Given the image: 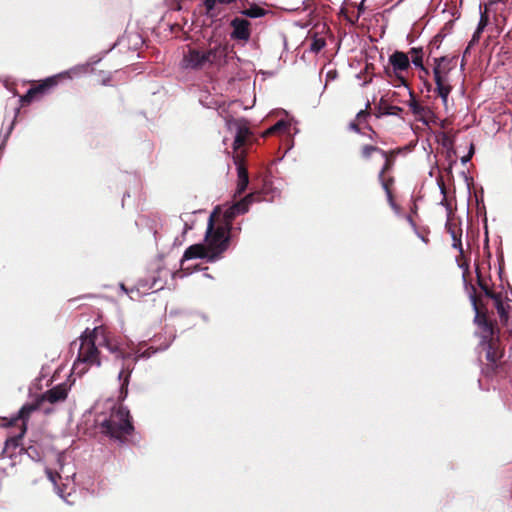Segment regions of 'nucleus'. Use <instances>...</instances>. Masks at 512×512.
I'll return each mask as SVG.
<instances>
[{
	"instance_id": "nucleus-25",
	"label": "nucleus",
	"mask_w": 512,
	"mask_h": 512,
	"mask_svg": "<svg viewBox=\"0 0 512 512\" xmlns=\"http://www.w3.org/2000/svg\"><path fill=\"white\" fill-rule=\"evenodd\" d=\"M197 211H193L191 213H182L180 218L184 223V233L188 232L189 230H192L194 227V215Z\"/></svg>"
},
{
	"instance_id": "nucleus-9",
	"label": "nucleus",
	"mask_w": 512,
	"mask_h": 512,
	"mask_svg": "<svg viewBox=\"0 0 512 512\" xmlns=\"http://www.w3.org/2000/svg\"><path fill=\"white\" fill-rule=\"evenodd\" d=\"M226 127L234 133L233 149H239L250 135L248 122L244 118H227Z\"/></svg>"
},
{
	"instance_id": "nucleus-24",
	"label": "nucleus",
	"mask_w": 512,
	"mask_h": 512,
	"mask_svg": "<svg viewBox=\"0 0 512 512\" xmlns=\"http://www.w3.org/2000/svg\"><path fill=\"white\" fill-rule=\"evenodd\" d=\"M17 113H18V109H16L14 117H13L12 121L10 122L6 132L1 133V135H0V151L3 150L6 146L7 140L14 128V123H15V119L17 117Z\"/></svg>"
},
{
	"instance_id": "nucleus-41",
	"label": "nucleus",
	"mask_w": 512,
	"mask_h": 512,
	"mask_svg": "<svg viewBox=\"0 0 512 512\" xmlns=\"http://www.w3.org/2000/svg\"><path fill=\"white\" fill-rule=\"evenodd\" d=\"M407 220L409 221V223H410L413 227H415V224H414V222H413V220H412V218H411L410 216H407Z\"/></svg>"
},
{
	"instance_id": "nucleus-17",
	"label": "nucleus",
	"mask_w": 512,
	"mask_h": 512,
	"mask_svg": "<svg viewBox=\"0 0 512 512\" xmlns=\"http://www.w3.org/2000/svg\"><path fill=\"white\" fill-rule=\"evenodd\" d=\"M398 79L400 80L401 85H403L408 90L410 100L408 101L407 104H408V107L410 108L411 112L414 115H422L425 111L424 107L421 104H419V102L415 99L414 94L408 87V84H407L406 80L404 79V77L398 76Z\"/></svg>"
},
{
	"instance_id": "nucleus-13",
	"label": "nucleus",
	"mask_w": 512,
	"mask_h": 512,
	"mask_svg": "<svg viewBox=\"0 0 512 512\" xmlns=\"http://www.w3.org/2000/svg\"><path fill=\"white\" fill-rule=\"evenodd\" d=\"M389 63L396 73L406 71L410 66L408 55L401 51H395L391 54L389 56Z\"/></svg>"
},
{
	"instance_id": "nucleus-1",
	"label": "nucleus",
	"mask_w": 512,
	"mask_h": 512,
	"mask_svg": "<svg viewBox=\"0 0 512 512\" xmlns=\"http://www.w3.org/2000/svg\"><path fill=\"white\" fill-rule=\"evenodd\" d=\"M79 340L78 356L73 364V373L82 375L91 366L99 367L101 361L98 348L105 347L110 353L115 355L117 360L121 361V370L118 373V380L120 382L118 399L120 401H124L128 395L130 375L136 362L140 359H148L156 352V350L150 347L143 352L125 353L106 336L103 327H95L92 331L86 330Z\"/></svg>"
},
{
	"instance_id": "nucleus-27",
	"label": "nucleus",
	"mask_w": 512,
	"mask_h": 512,
	"mask_svg": "<svg viewBox=\"0 0 512 512\" xmlns=\"http://www.w3.org/2000/svg\"><path fill=\"white\" fill-rule=\"evenodd\" d=\"M378 180H379L383 190L385 191L386 197H388L389 194H392V192L390 190V186L394 182L393 177L385 178L384 175H382V173H379Z\"/></svg>"
},
{
	"instance_id": "nucleus-40",
	"label": "nucleus",
	"mask_w": 512,
	"mask_h": 512,
	"mask_svg": "<svg viewBox=\"0 0 512 512\" xmlns=\"http://www.w3.org/2000/svg\"><path fill=\"white\" fill-rule=\"evenodd\" d=\"M218 1L222 4H230V3L234 2L235 0H218Z\"/></svg>"
},
{
	"instance_id": "nucleus-20",
	"label": "nucleus",
	"mask_w": 512,
	"mask_h": 512,
	"mask_svg": "<svg viewBox=\"0 0 512 512\" xmlns=\"http://www.w3.org/2000/svg\"><path fill=\"white\" fill-rule=\"evenodd\" d=\"M486 25H487V19H486L485 16L481 15V18H480V21L478 23V26H477L476 30L474 31V33L472 35V38H471V40H470V42H469V44H468V46H467V48H466V50L464 52V55H466L468 53L469 49L473 45L478 43V41H479V39L481 37V34H482L483 30L485 29Z\"/></svg>"
},
{
	"instance_id": "nucleus-34",
	"label": "nucleus",
	"mask_w": 512,
	"mask_h": 512,
	"mask_svg": "<svg viewBox=\"0 0 512 512\" xmlns=\"http://www.w3.org/2000/svg\"><path fill=\"white\" fill-rule=\"evenodd\" d=\"M386 198H387V201H388V203H389L390 207H391L394 211L398 212V211H399V207H398V205L395 203V201H394V199H393V195H392V194H389V195H388V197H386Z\"/></svg>"
},
{
	"instance_id": "nucleus-33",
	"label": "nucleus",
	"mask_w": 512,
	"mask_h": 512,
	"mask_svg": "<svg viewBox=\"0 0 512 512\" xmlns=\"http://www.w3.org/2000/svg\"><path fill=\"white\" fill-rule=\"evenodd\" d=\"M473 153H474V147H473V144H471V145H470L469 153H468L466 156H464V157H462V158H461V162H462L463 164H466L467 162H469V161H470V159H471V157H472V155H473Z\"/></svg>"
},
{
	"instance_id": "nucleus-35",
	"label": "nucleus",
	"mask_w": 512,
	"mask_h": 512,
	"mask_svg": "<svg viewBox=\"0 0 512 512\" xmlns=\"http://www.w3.org/2000/svg\"><path fill=\"white\" fill-rule=\"evenodd\" d=\"M218 0H205V6L207 8V10H212L214 9L215 7V4Z\"/></svg>"
},
{
	"instance_id": "nucleus-32",
	"label": "nucleus",
	"mask_w": 512,
	"mask_h": 512,
	"mask_svg": "<svg viewBox=\"0 0 512 512\" xmlns=\"http://www.w3.org/2000/svg\"><path fill=\"white\" fill-rule=\"evenodd\" d=\"M45 472H46V475L48 477V479L54 484L56 485V479L57 478H61V475L58 473V472H53L51 469L49 468H45Z\"/></svg>"
},
{
	"instance_id": "nucleus-26",
	"label": "nucleus",
	"mask_w": 512,
	"mask_h": 512,
	"mask_svg": "<svg viewBox=\"0 0 512 512\" xmlns=\"http://www.w3.org/2000/svg\"><path fill=\"white\" fill-rule=\"evenodd\" d=\"M378 180H379L383 190L385 191L386 197H388L389 194H392V192L390 190V186L394 182L393 177L385 178L384 175H382V173H379Z\"/></svg>"
},
{
	"instance_id": "nucleus-10",
	"label": "nucleus",
	"mask_w": 512,
	"mask_h": 512,
	"mask_svg": "<svg viewBox=\"0 0 512 512\" xmlns=\"http://www.w3.org/2000/svg\"><path fill=\"white\" fill-rule=\"evenodd\" d=\"M204 54L205 69H220L227 63L228 48L224 45H215L207 50H201Z\"/></svg>"
},
{
	"instance_id": "nucleus-8",
	"label": "nucleus",
	"mask_w": 512,
	"mask_h": 512,
	"mask_svg": "<svg viewBox=\"0 0 512 512\" xmlns=\"http://www.w3.org/2000/svg\"><path fill=\"white\" fill-rule=\"evenodd\" d=\"M83 68H73L69 71L62 72L58 75L51 76L46 78L41 84H39L36 87L30 88L27 93L21 97V101L23 103H30L34 100L37 94H43L50 88L54 87L58 83L59 78H72L71 74H76L78 71L82 70Z\"/></svg>"
},
{
	"instance_id": "nucleus-4",
	"label": "nucleus",
	"mask_w": 512,
	"mask_h": 512,
	"mask_svg": "<svg viewBox=\"0 0 512 512\" xmlns=\"http://www.w3.org/2000/svg\"><path fill=\"white\" fill-rule=\"evenodd\" d=\"M231 226L229 224L214 228L213 215L209 217L205 234V248L209 254V262H215L228 249Z\"/></svg>"
},
{
	"instance_id": "nucleus-19",
	"label": "nucleus",
	"mask_w": 512,
	"mask_h": 512,
	"mask_svg": "<svg viewBox=\"0 0 512 512\" xmlns=\"http://www.w3.org/2000/svg\"><path fill=\"white\" fill-rule=\"evenodd\" d=\"M446 229L452 238V247L458 250L460 254H463V247L461 242L462 232L460 231V233H458L455 226L451 223H446Z\"/></svg>"
},
{
	"instance_id": "nucleus-5",
	"label": "nucleus",
	"mask_w": 512,
	"mask_h": 512,
	"mask_svg": "<svg viewBox=\"0 0 512 512\" xmlns=\"http://www.w3.org/2000/svg\"><path fill=\"white\" fill-rule=\"evenodd\" d=\"M100 427L102 433L121 441L122 437L129 435L134 429L130 412L123 406L113 408L109 417L101 422Z\"/></svg>"
},
{
	"instance_id": "nucleus-7",
	"label": "nucleus",
	"mask_w": 512,
	"mask_h": 512,
	"mask_svg": "<svg viewBox=\"0 0 512 512\" xmlns=\"http://www.w3.org/2000/svg\"><path fill=\"white\" fill-rule=\"evenodd\" d=\"M170 275L171 272L167 268L157 264L149 275L138 281L137 289L138 291L141 290L143 293H146L149 290L153 292L160 291L164 288Z\"/></svg>"
},
{
	"instance_id": "nucleus-11",
	"label": "nucleus",
	"mask_w": 512,
	"mask_h": 512,
	"mask_svg": "<svg viewBox=\"0 0 512 512\" xmlns=\"http://www.w3.org/2000/svg\"><path fill=\"white\" fill-rule=\"evenodd\" d=\"M181 64L182 67L186 69L206 70L204 54L201 50L195 48H189L187 52L184 53Z\"/></svg>"
},
{
	"instance_id": "nucleus-18",
	"label": "nucleus",
	"mask_w": 512,
	"mask_h": 512,
	"mask_svg": "<svg viewBox=\"0 0 512 512\" xmlns=\"http://www.w3.org/2000/svg\"><path fill=\"white\" fill-rule=\"evenodd\" d=\"M252 201H253V195L252 194H249V195L245 196L242 200H240L239 202L235 203L230 208V211H229L230 216H235V215H238V214L246 213L248 211L249 205L252 203Z\"/></svg>"
},
{
	"instance_id": "nucleus-16",
	"label": "nucleus",
	"mask_w": 512,
	"mask_h": 512,
	"mask_svg": "<svg viewBox=\"0 0 512 512\" xmlns=\"http://www.w3.org/2000/svg\"><path fill=\"white\" fill-rule=\"evenodd\" d=\"M234 162L237 165L238 174L236 194L241 195L246 190L249 183L248 172L247 169L239 163L238 156L234 157Z\"/></svg>"
},
{
	"instance_id": "nucleus-30",
	"label": "nucleus",
	"mask_w": 512,
	"mask_h": 512,
	"mask_svg": "<svg viewBox=\"0 0 512 512\" xmlns=\"http://www.w3.org/2000/svg\"><path fill=\"white\" fill-rule=\"evenodd\" d=\"M288 123H286L283 120L278 121L276 124H274L272 127H270L267 131L268 134L275 133L277 131L286 130L288 128Z\"/></svg>"
},
{
	"instance_id": "nucleus-15",
	"label": "nucleus",
	"mask_w": 512,
	"mask_h": 512,
	"mask_svg": "<svg viewBox=\"0 0 512 512\" xmlns=\"http://www.w3.org/2000/svg\"><path fill=\"white\" fill-rule=\"evenodd\" d=\"M481 289L484 291L485 295L494 299L495 301V306H496V309H497V313L500 317V320L501 322L503 323H506L508 321V313L504 307V304L501 300V297L500 295H496L494 294L493 292H491L488 287L484 284H482L481 282L479 283Z\"/></svg>"
},
{
	"instance_id": "nucleus-29",
	"label": "nucleus",
	"mask_w": 512,
	"mask_h": 512,
	"mask_svg": "<svg viewBox=\"0 0 512 512\" xmlns=\"http://www.w3.org/2000/svg\"><path fill=\"white\" fill-rule=\"evenodd\" d=\"M26 454L33 461H40L42 459V452L36 446H29L26 449Z\"/></svg>"
},
{
	"instance_id": "nucleus-6",
	"label": "nucleus",
	"mask_w": 512,
	"mask_h": 512,
	"mask_svg": "<svg viewBox=\"0 0 512 512\" xmlns=\"http://www.w3.org/2000/svg\"><path fill=\"white\" fill-rule=\"evenodd\" d=\"M455 66V58L440 57L434 59L433 74L436 84V91L444 105L447 104L449 94L452 91L449 74L451 70L455 68Z\"/></svg>"
},
{
	"instance_id": "nucleus-12",
	"label": "nucleus",
	"mask_w": 512,
	"mask_h": 512,
	"mask_svg": "<svg viewBox=\"0 0 512 512\" xmlns=\"http://www.w3.org/2000/svg\"><path fill=\"white\" fill-rule=\"evenodd\" d=\"M250 22L243 18H234L231 21V27L233 31L231 32V38L235 40L248 41L250 38V30H249Z\"/></svg>"
},
{
	"instance_id": "nucleus-23",
	"label": "nucleus",
	"mask_w": 512,
	"mask_h": 512,
	"mask_svg": "<svg viewBox=\"0 0 512 512\" xmlns=\"http://www.w3.org/2000/svg\"><path fill=\"white\" fill-rule=\"evenodd\" d=\"M242 14L250 18H259L264 16L266 14V11L257 5H252L249 8L242 11Z\"/></svg>"
},
{
	"instance_id": "nucleus-42",
	"label": "nucleus",
	"mask_w": 512,
	"mask_h": 512,
	"mask_svg": "<svg viewBox=\"0 0 512 512\" xmlns=\"http://www.w3.org/2000/svg\"><path fill=\"white\" fill-rule=\"evenodd\" d=\"M57 460L61 464V460H62V455L61 454H58Z\"/></svg>"
},
{
	"instance_id": "nucleus-22",
	"label": "nucleus",
	"mask_w": 512,
	"mask_h": 512,
	"mask_svg": "<svg viewBox=\"0 0 512 512\" xmlns=\"http://www.w3.org/2000/svg\"><path fill=\"white\" fill-rule=\"evenodd\" d=\"M362 157L369 159L373 153H379L381 157H386V151L372 145H365L362 147Z\"/></svg>"
},
{
	"instance_id": "nucleus-39",
	"label": "nucleus",
	"mask_w": 512,
	"mask_h": 512,
	"mask_svg": "<svg viewBox=\"0 0 512 512\" xmlns=\"http://www.w3.org/2000/svg\"><path fill=\"white\" fill-rule=\"evenodd\" d=\"M57 493H58V495H59L61 498H63L66 502H68V500H67V499L64 497V495H63V491H62L60 488H57Z\"/></svg>"
},
{
	"instance_id": "nucleus-14",
	"label": "nucleus",
	"mask_w": 512,
	"mask_h": 512,
	"mask_svg": "<svg viewBox=\"0 0 512 512\" xmlns=\"http://www.w3.org/2000/svg\"><path fill=\"white\" fill-rule=\"evenodd\" d=\"M206 259L207 262H209V254L205 248V245L203 244H194L189 246L183 256H182V262L191 260V259Z\"/></svg>"
},
{
	"instance_id": "nucleus-2",
	"label": "nucleus",
	"mask_w": 512,
	"mask_h": 512,
	"mask_svg": "<svg viewBox=\"0 0 512 512\" xmlns=\"http://www.w3.org/2000/svg\"><path fill=\"white\" fill-rule=\"evenodd\" d=\"M68 396V386L66 384H59L43 394H41L35 401V403L25 404L18 411L17 416L11 419L10 424H16L18 420L22 421V425L24 426L21 433L17 437L10 438L6 440L5 450L10 448H17L20 445V440L26 430V420L29 415L35 410H41L44 413H50L52 409L47 407L46 404H57L60 402H64Z\"/></svg>"
},
{
	"instance_id": "nucleus-38",
	"label": "nucleus",
	"mask_w": 512,
	"mask_h": 512,
	"mask_svg": "<svg viewBox=\"0 0 512 512\" xmlns=\"http://www.w3.org/2000/svg\"><path fill=\"white\" fill-rule=\"evenodd\" d=\"M365 116H367V113H366V111H364V110H361V111H359V112L357 113V118H358V119H360L361 117H365Z\"/></svg>"
},
{
	"instance_id": "nucleus-37",
	"label": "nucleus",
	"mask_w": 512,
	"mask_h": 512,
	"mask_svg": "<svg viewBox=\"0 0 512 512\" xmlns=\"http://www.w3.org/2000/svg\"><path fill=\"white\" fill-rule=\"evenodd\" d=\"M349 128H350L351 130L355 131L356 133H359V132H360V129H359L358 125H357L356 123H354V122H351V123L349 124Z\"/></svg>"
},
{
	"instance_id": "nucleus-36",
	"label": "nucleus",
	"mask_w": 512,
	"mask_h": 512,
	"mask_svg": "<svg viewBox=\"0 0 512 512\" xmlns=\"http://www.w3.org/2000/svg\"><path fill=\"white\" fill-rule=\"evenodd\" d=\"M402 109L398 106H392L389 111L386 112L388 115H395L397 111H401Z\"/></svg>"
},
{
	"instance_id": "nucleus-21",
	"label": "nucleus",
	"mask_w": 512,
	"mask_h": 512,
	"mask_svg": "<svg viewBox=\"0 0 512 512\" xmlns=\"http://www.w3.org/2000/svg\"><path fill=\"white\" fill-rule=\"evenodd\" d=\"M410 54L412 55L413 65L419 68L421 71L425 72V74H428L429 71L423 65L422 48L413 47L410 50Z\"/></svg>"
},
{
	"instance_id": "nucleus-28",
	"label": "nucleus",
	"mask_w": 512,
	"mask_h": 512,
	"mask_svg": "<svg viewBox=\"0 0 512 512\" xmlns=\"http://www.w3.org/2000/svg\"><path fill=\"white\" fill-rule=\"evenodd\" d=\"M325 45L326 41L324 38L314 36L310 44V51L318 53L325 47Z\"/></svg>"
},
{
	"instance_id": "nucleus-3",
	"label": "nucleus",
	"mask_w": 512,
	"mask_h": 512,
	"mask_svg": "<svg viewBox=\"0 0 512 512\" xmlns=\"http://www.w3.org/2000/svg\"><path fill=\"white\" fill-rule=\"evenodd\" d=\"M470 300L476 311L474 321L482 329L479 345L486 352V360L492 366L497 365L498 361L503 357V347L499 335L495 332L492 324L487 321L486 317L479 314L475 295H470Z\"/></svg>"
},
{
	"instance_id": "nucleus-31",
	"label": "nucleus",
	"mask_w": 512,
	"mask_h": 512,
	"mask_svg": "<svg viewBox=\"0 0 512 512\" xmlns=\"http://www.w3.org/2000/svg\"><path fill=\"white\" fill-rule=\"evenodd\" d=\"M382 158L384 159V164L379 173H382V175H384L387 171H389L391 169L393 162L391 159H389L387 152H386V157H382Z\"/></svg>"
}]
</instances>
